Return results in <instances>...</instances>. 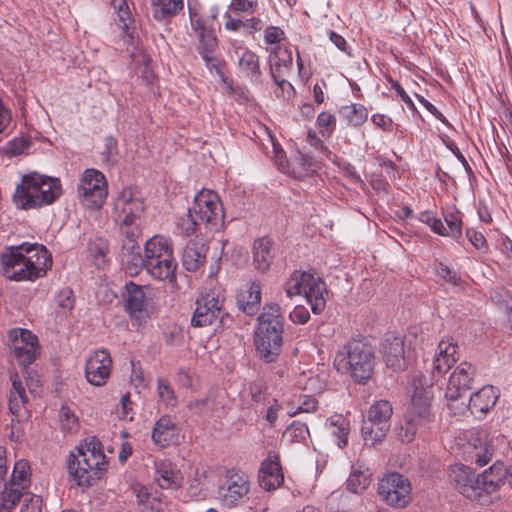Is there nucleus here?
<instances>
[{
    "instance_id": "obj_1",
    "label": "nucleus",
    "mask_w": 512,
    "mask_h": 512,
    "mask_svg": "<svg viewBox=\"0 0 512 512\" xmlns=\"http://www.w3.org/2000/svg\"><path fill=\"white\" fill-rule=\"evenodd\" d=\"M3 275L13 281H35L52 267V257L45 246L22 243L11 246L1 255Z\"/></svg>"
},
{
    "instance_id": "obj_2",
    "label": "nucleus",
    "mask_w": 512,
    "mask_h": 512,
    "mask_svg": "<svg viewBox=\"0 0 512 512\" xmlns=\"http://www.w3.org/2000/svg\"><path fill=\"white\" fill-rule=\"evenodd\" d=\"M61 194L58 178L32 172L22 176L12 200L17 209L32 210L53 204Z\"/></svg>"
},
{
    "instance_id": "obj_3",
    "label": "nucleus",
    "mask_w": 512,
    "mask_h": 512,
    "mask_svg": "<svg viewBox=\"0 0 512 512\" xmlns=\"http://www.w3.org/2000/svg\"><path fill=\"white\" fill-rule=\"evenodd\" d=\"M106 456L98 439L92 437L71 453L68 469L73 480L79 486H91L106 471Z\"/></svg>"
},
{
    "instance_id": "obj_4",
    "label": "nucleus",
    "mask_w": 512,
    "mask_h": 512,
    "mask_svg": "<svg viewBox=\"0 0 512 512\" xmlns=\"http://www.w3.org/2000/svg\"><path fill=\"white\" fill-rule=\"evenodd\" d=\"M335 365L337 370L348 372L355 382L364 384L373 375L375 355L369 344L352 340L337 353Z\"/></svg>"
},
{
    "instance_id": "obj_5",
    "label": "nucleus",
    "mask_w": 512,
    "mask_h": 512,
    "mask_svg": "<svg viewBox=\"0 0 512 512\" xmlns=\"http://www.w3.org/2000/svg\"><path fill=\"white\" fill-rule=\"evenodd\" d=\"M284 291L288 298L303 295L314 314L321 313L326 306V284L314 272L295 270L285 282Z\"/></svg>"
},
{
    "instance_id": "obj_6",
    "label": "nucleus",
    "mask_w": 512,
    "mask_h": 512,
    "mask_svg": "<svg viewBox=\"0 0 512 512\" xmlns=\"http://www.w3.org/2000/svg\"><path fill=\"white\" fill-rule=\"evenodd\" d=\"M432 392L428 388L416 387L404 415V424L398 430L402 442H411L416 433L433 421L431 410Z\"/></svg>"
},
{
    "instance_id": "obj_7",
    "label": "nucleus",
    "mask_w": 512,
    "mask_h": 512,
    "mask_svg": "<svg viewBox=\"0 0 512 512\" xmlns=\"http://www.w3.org/2000/svg\"><path fill=\"white\" fill-rule=\"evenodd\" d=\"M475 368L469 362H461L449 377L445 391L447 406L453 415L466 413V394L471 389Z\"/></svg>"
},
{
    "instance_id": "obj_8",
    "label": "nucleus",
    "mask_w": 512,
    "mask_h": 512,
    "mask_svg": "<svg viewBox=\"0 0 512 512\" xmlns=\"http://www.w3.org/2000/svg\"><path fill=\"white\" fill-rule=\"evenodd\" d=\"M31 485V468L26 459L15 462L11 478L0 493V512H12Z\"/></svg>"
},
{
    "instance_id": "obj_9",
    "label": "nucleus",
    "mask_w": 512,
    "mask_h": 512,
    "mask_svg": "<svg viewBox=\"0 0 512 512\" xmlns=\"http://www.w3.org/2000/svg\"><path fill=\"white\" fill-rule=\"evenodd\" d=\"M77 196L84 207L101 208L108 196V185L104 174L93 168L86 169L80 177Z\"/></svg>"
},
{
    "instance_id": "obj_10",
    "label": "nucleus",
    "mask_w": 512,
    "mask_h": 512,
    "mask_svg": "<svg viewBox=\"0 0 512 512\" xmlns=\"http://www.w3.org/2000/svg\"><path fill=\"white\" fill-rule=\"evenodd\" d=\"M393 408L389 401L374 402L367 413V420L362 425V437L366 444L374 445L381 441L390 429Z\"/></svg>"
},
{
    "instance_id": "obj_11",
    "label": "nucleus",
    "mask_w": 512,
    "mask_h": 512,
    "mask_svg": "<svg viewBox=\"0 0 512 512\" xmlns=\"http://www.w3.org/2000/svg\"><path fill=\"white\" fill-rule=\"evenodd\" d=\"M195 218L207 230H215L222 226L224 210L218 194L209 189L198 192L191 206Z\"/></svg>"
},
{
    "instance_id": "obj_12",
    "label": "nucleus",
    "mask_w": 512,
    "mask_h": 512,
    "mask_svg": "<svg viewBox=\"0 0 512 512\" xmlns=\"http://www.w3.org/2000/svg\"><path fill=\"white\" fill-rule=\"evenodd\" d=\"M378 494L388 506L405 508L412 501V486L402 474L389 473L379 480Z\"/></svg>"
},
{
    "instance_id": "obj_13",
    "label": "nucleus",
    "mask_w": 512,
    "mask_h": 512,
    "mask_svg": "<svg viewBox=\"0 0 512 512\" xmlns=\"http://www.w3.org/2000/svg\"><path fill=\"white\" fill-rule=\"evenodd\" d=\"M11 352L20 366L27 368L40 355L38 337L23 328H14L9 332Z\"/></svg>"
},
{
    "instance_id": "obj_14",
    "label": "nucleus",
    "mask_w": 512,
    "mask_h": 512,
    "mask_svg": "<svg viewBox=\"0 0 512 512\" xmlns=\"http://www.w3.org/2000/svg\"><path fill=\"white\" fill-rule=\"evenodd\" d=\"M249 491V476L244 472L231 470L226 474L225 484L219 488V496L224 506L232 508L244 502Z\"/></svg>"
},
{
    "instance_id": "obj_15",
    "label": "nucleus",
    "mask_w": 512,
    "mask_h": 512,
    "mask_svg": "<svg viewBox=\"0 0 512 512\" xmlns=\"http://www.w3.org/2000/svg\"><path fill=\"white\" fill-rule=\"evenodd\" d=\"M144 201L131 188H124L114 200V212L119 223L142 222Z\"/></svg>"
},
{
    "instance_id": "obj_16",
    "label": "nucleus",
    "mask_w": 512,
    "mask_h": 512,
    "mask_svg": "<svg viewBox=\"0 0 512 512\" xmlns=\"http://www.w3.org/2000/svg\"><path fill=\"white\" fill-rule=\"evenodd\" d=\"M112 359L105 349L96 350L88 356L85 363V377L94 386L104 385L110 377Z\"/></svg>"
},
{
    "instance_id": "obj_17",
    "label": "nucleus",
    "mask_w": 512,
    "mask_h": 512,
    "mask_svg": "<svg viewBox=\"0 0 512 512\" xmlns=\"http://www.w3.org/2000/svg\"><path fill=\"white\" fill-rule=\"evenodd\" d=\"M223 300L215 293H207L196 300L191 319L194 327H205L216 321L222 313Z\"/></svg>"
},
{
    "instance_id": "obj_18",
    "label": "nucleus",
    "mask_w": 512,
    "mask_h": 512,
    "mask_svg": "<svg viewBox=\"0 0 512 512\" xmlns=\"http://www.w3.org/2000/svg\"><path fill=\"white\" fill-rule=\"evenodd\" d=\"M125 289L123 297L126 311L136 319L147 317L151 308V299L146 293L148 288L129 282L125 285Z\"/></svg>"
},
{
    "instance_id": "obj_19",
    "label": "nucleus",
    "mask_w": 512,
    "mask_h": 512,
    "mask_svg": "<svg viewBox=\"0 0 512 512\" xmlns=\"http://www.w3.org/2000/svg\"><path fill=\"white\" fill-rule=\"evenodd\" d=\"M191 26L199 41L198 53L205 61L207 68L216 67V58L213 54L217 47V38L214 30L207 28L201 19H191Z\"/></svg>"
},
{
    "instance_id": "obj_20",
    "label": "nucleus",
    "mask_w": 512,
    "mask_h": 512,
    "mask_svg": "<svg viewBox=\"0 0 512 512\" xmlns=\"http://www.w3.org/2000/svg\"><path fill=\"white\" fill-rule=\"evenodd\" d=\"M283 333L256 331L254 346L257 356L265 363L277 361L281 354Z\"/></svg>"
},
{
    "instance_id": "obj_21",
    "label": "nucleus",
    "mask_w": 512,
    "mask_h": 512,
    "mask_svg": "<svg viewBox=\"0 0 512 512\" xmlns=\"http://www.w3.org/2000/svg\"><path fill=\"white\" fill-rule=\"evenodd\" d=\"M458 349L457 342L451 337L444 338L438 343L432 363L433 376L443 375L458 361Z\"/></svg>"
},
{
    "instance_id": "obj_22",
    "label": "nucleus",
    "mask_w": 512,
    "mask_h": 512,
    "mask_svg": "<svg viewBox=\"0 0 512 512\" xmlns=\"http://www.w3.org/2000/svg\"><path fill=\"white\" fill-rule=\"evenodd\" d=\"M508 475L512 476V467L506 468L502 462H495L481 475H477L478 496H480L482 492L492 494L499 490Z\"/></svg>"
},
{
    "instance_id": "obj_23",
    "label": "nucleus",
    "mask_w": 512,
    "mask_h": 512,
    "mask_svg": "<svg viewBox=\"0 0 512 512\" xmlns=\"http://www.w3.org/2000/svg\"><path fill=\"white\" fill-rule=\"evenodd\" d=\"M381 352L386 365L394 371L404 369L406 365L404 341L402 337L387 333L381 343Z\"/></svg>"
},
{
    "instance_id": "obj_24",
    "label": "nucleus",
    "mask_w": 512,
    "mask_h": 512,
    "mask_svg": "<svg viewBox=\"0 0 512 512\" xmlns=\"http://www.w3.org/2000/svg\"><path fill=\"white\" fill-rule=\"evenodd\" d=\"M498 396L495 387L491 385L483 386L470 395L469 402H466V412L469 411L475 418L482 419L495 406Z\"/></svg>"
},
{
    "instance_id": "obj_25",
    "label": "nucleus",
    "mask_w": 512,
    "mask_h": 512,
    "mask_svg": "<svg viewBox=\"0 0 512 512\" xmlns=\"http://www.w3.org/2000/svg\"><path fill=\"white\" fill-rule=\"evenodd\" d=\"M449 478L455 488L465 497H478L477 475L469 467L462 464L453 465Z\"/></svg>"
},
{
    "instance_id": "obj_26",
    "label": "nucleus",
    "mask_w": 512,
    "mask_h": 512,
    "mask_svg": "<svg viewBox=\"0 0 512 512\" xmlns=\"http://www.w3.org/2000/svg\"><path fill=\"white\" fill-rule=\"evenodd\" d=\"M259 484L266 491H272L280 487L284 482V476L277 455H269L262 463L259 470Z\"/></svg>"
},
{
    "instance_id": "obj_27",
    "label": "nucleus",
    "mask_w": 512,
    "mask_h": 512,
    "mask_svg": "<svg viewBox=\"0 0 512 512\" xmlns=\"http://www.w3.org/2000/svg\"><path fill=\"white\" fill-rule=\"evenodd\" d=\"M155 466V481L162 489H176L182 484V474L176 466L168 460H157Z\"/></svg>"
},
{
    "instance_id": "obj_28",
    "label": "nucleus",
    "mask_w": 512,
    "mask_h": 512,
    "mask_svg": "<svg viewBox=\"0 0 512 512\" xmlns=\"http://www.w3.org/2000/svg\"><path fill=\"white\" fill-rule=\"evenodd\" d=\"M256 331L283 333L284 318L281 308L276 303L266 304L262 313L258 316Z\"/></svg>"
},
{
    "instance_id": "obj_29",
    "label": "nucleus",
    "mask_w": 512,
    "mask_h": 512,
    "mask_svg": "<svg viewBox=\"0 0 512 512\" xmlns=\"http://www.w3.org/2000/svg\"><path fill=\"white\" fill-rule=\"evenodd\" d=\"M177 263L172 257H164L157 260H146V271L154 279L159 281L176 282L175 271Z\"/></svg>"
},
{
    "instance_id": "obj_30",
    "label": "nucleus",
    "mask_w": 512,
    "mask_h": 512,
    "mask_svg": "<svg viewBox=\"0 0 512 512\" xmlns=\"http://www.w3.org/2000/svg\"><path fill=\"white\" fill-rule=\"evenodd\" d=\"M208 247L200 240H190L182 254L183 267L188 271H196L206 262Z\"/></svg>"
},
{
    "instance_id": "obj_31",
    "label": "nucleus",
    "mask_w": 512,
    "mask_h": 512,
    "mask_svg": "<svg viewBox=\"0 0 512 512\" xmlns=\"http://www.w3.org/2000/svg\"><path fill=\"white\" fill-rule=\"evenodd\" d=\"M261 303V285L258 281H252L248 287L237 294L238 308L247 315H255Z\"/></svg>"
},
{
    "instance_id": "obj_32",
    "label": "nucleus",
    "mask_w": 512,
    "mask_h": 512,
    "mask_svg": "<svg viewBox=\"0 0 512 512\" xmlns=\"http://www.w3.org/2000/svg\"><path fill=\"white\" fill-rule=\"evenodd\" d=\"M270 74H288L293 66L292 47L277 45L270 49Z\"/></svg>"
},
{
    "instance_id": "obj_33",
    "label": "nucleus",
    "mask_w": 512,
    "mask_h": 512,
    "mask_svg": "<svg viewBox=\"0 0 512 512\" xmlns=\"http://www.w3.org/2000/svg\"><path fill=\"white\" fill-rule=\"evenodd\" d=\"M178 439L176 424L169 416H163L154 425L152 431L153 442L162 448L169 446Z\"/></svg>"
},
{
    "instance_id": "obj_34",
    "label": "nucleus",
    "mask_w": 512,
    "mask_h": 512,
    "mask_svg": "<svg viewBox=\"0 0 512 512\" xmlns=\"http://www.w3.org/2000/svg\"><path fill=\"white\" fill-rule=\"evenodd\" d=\"M12 388L9 395V410L14 416H21L22 410H26L28 395L21 377L15 373L11 376Z\"/></svg>"
},
{
    "instance_id": "obj_35",
    "label": "nucleus",
    "mask_w": 512,
    "mask_h": 512,
    "mask_svg": "<svg viewBox=\"0 0 512 512\" xmlns=\"http://www.w3.org/2000/svg\"><path fill=\"white\" fill-rule=\"evenodd\" d=\"M144 253L146 260H157L173 256V245L169 238L155 235L145 243Z\"/></svg>"
},
{
    "instance_id": "obj_36",
    "label": "nucleus",
    "mask_w": 512,
    "mask_h": 512,
    "mask_svg": "<svg viewBox=\"0 0 512 512\" xmlns=\"http://www.w3.org/2000/svg\"><path fill=\"white\" fill-rule=\"evenodd\" d=\"M326 428L339 448L347 446L350 425L342 414H335L328 418Z\"/></svg>"
},
{
    "instance_id": "obj_37",
    "label": "nucleus",
    "mask_w": 512,
    "mask_h": 512,
    "mask_svg": "<svg viewBox=\"0 0 512 512\" xmlns=\"http://www.w3.org/2000/svg\"><path fill=\"white\" fill-rule=\"evenodd\" d=\"M254 263L257 270L265 272L269 269L272 260V242L267 237H262L254 242Z\"/></svg>"
},
{
    "instance_id": "obj_38",
    "label": "nucleus",
    "mask_w": 512,
    "mask_h": 512,
    "mask_svg": "<svg viewBox=\"0 0 512 512\" xmlns=\"http://www.w3.org/2000/svg\"><path fill=\"white\" fill-rule=\"evenodd\" d=\"M183 6V0H151L152 16L161 22L177 15Z\"/></svg>"
},
{
    "instance_id": "obj_39",
    "label": "nucleus",
    "mask_w": 512,
    "mask_h": 512,
    "mask_svg": "<svg viewBox=\"0 0 512 512\" xmlns=\"http://www.w3.org/2000/svg\"><path fill=\"white\" fill-rule=\"evenodd\" d=\"M291 172L295 178H305L319 168V163L308 154L298 153L290 162Z\"/></svg>"
},
{
    "instance_id": "obj_40",
    "label": "nucleus",
    "mask_w": 512,
    "mask_h": 512,
    "mask_svg": "<svg viewBox=\"0 0 512 512\" xmlns=\"http://www.w3.org/2000/svg\"><path fill=\"white\" fill-rule=\"evenodd\" d=\"M338 113L347 125L353 127L361 126L368 119V110L362 104L352 103L341 106Z\"/></svg>"
},
{
    "instance_id": "obj_41",
    "label": "nucleus",
    "mask_w": 512,
    "mask_h": 512,
    "mask_svg": "<svg viewBox=\"0 0 512 512\" xmlns=\"http://www.w3.org/2000/svg\"><path fill=\"white\" fill-rule=\"evenodd\" d=\"M238 66L252 80H258L261 75L259 57L251 50L244 49L238 60Z\"/></svg>"
},
{
    "instance_id": "obj_42",
    "label": "nucleus",
    "mask_w": 512,
    "mask_h": 512,
    "mask_svg": "<svg viewBox=\"0 0 512 512\" xmlns=\"http://www.w3.org/2000/svg\"><path fill=\"white\" fill-rule=\"evenodd\" d=\"M446 227L443 225L442 236H449L454 239L459 238L462 234V219L458 211L449 212L444 216Z\"/></svg>"
},
{
    "instance_id": "obj_43",
    "label": "nucleus",
    "mask_w": 512,
    "mask_h": 512,
    "mask_svg": "<svg viewBox=\"0 0 512 512\" xmlns=\"http://www.w3.org/2000/svg\"><path fill=\"white\" fill-rule=\"evenodd\" d=\"M59 419L62 430L74 434L78 431L80 424L78 417L68 406L63 405L59 411Z\"/></svg>"
},
{
    "instance_id": "obj_44",
    "label": "nucleus",
    "mask_w": 512,
    "mask_h": 512,
    "mask_svg": "<svg viewBox=\"0 0 512 512\" xmlns=\"http://www.w3.org/2000/svg\"><path fill=\"white\" fill-rule=\"evenodd\" d=\"M195 216V213L192 212V208L189 207L187 213L179 218L177 222V228L181 231V233L189 236L195 234L199 230L202 224L197 221Z\"/></svg>"
},
{
    "instance_id": "obj_45",
    "label": "nucleus",
    "mask_w": 512,
    "mask_h": 512,
    "mask_svg": "<svg viewBox=\"0 0 512 512\" xmlns=\"http://www.w3.org/2000/svg\"><path fill=\"white\" fill-rule=\"evenodd\" d=\"M309 436V429L305 423L294 421L284 432L283 437L290 442L301 443Z\"/></svg>"
},
{
    "instance_id": "obj_46",
    "label": "nucleus",
    "mask_w": 512,
    "mask_h": 512,
    "mask_svg": "<svg viewBox=\"0 0 512 512\" xmlns=\"http://www.w3.org/2000/svg\"><path fill=\"white\" fill-rule=\"evenodd\" d=\"M371 479L368 474L354 471L347 479V489L355 494L362 493L369 485Z\"/></svg>"
},
{
    "instance_id": "obj_47",
    "label": "nucleus",
    "mask_w": 512,
    "mask_h": 512,
    "mask_svg": "<svg viewBox=\"0 0 512 512\" xmlns=\"http://www.w3.org/2000/svg\"><path fill=\"white\" fill-rule=\"evenodd\" d=\"M317 407H318V402L313 396L301 395L299 397L297 406H294V405L289 406L288 414L290 416H294L301 412L311 413V412L316 411Z\"/></svg>"
},
{
    "instance_id": "obj_48",
    "label": "nucleus",
    "mask_w": 512,
    "mask_h": 512,
    "mask_svg": "<svg viewBox=\"0 0 512 512\" xmlns=\"http://www.w3.org/2000/svg\"><path fill=\"white\" fill-rule=\"evenodd\" d=\"M493 456V448L488 443H480L479 446L475 445L474 450L472 452V460L479 467L485 466L488 464Z\"/></svg>"
},
{
    "instance_id": "obj_49",
    "label": "nucleus",
    "mask_w": 512,
    "mask_h": 512,
    "mask_svg": "<svg viewBox=\"0 0 512 512\" xmlns=\"http://www.w3.org/2000/svg\"><path fill=\"white\" fill-rule=\"evenodd\" d=\"M317 125L322 136L329 137L336 127V117L329 112H321L317 117Z\"/></svg>"
},
{
    "instance_id": "obj_50",
    "label": "nucleus",
    "mask_w": 512,
    "mask_h": 512,
    "mask_svg": "<svg viewBox=\"0 0 512 512\" xmlns=\"http://www.w3.org/2000/svg\"><path fill=\"white\" fill-rule=\"evenodd\" d=\"M287 75L288 74L271 75L273 81L278 87V90L275 91V94L277 97H281L283 99H289L294 93L292 84L286 79Z\"/></svg>"
},
{
    "instance_id": "obj_51",
    "label": "nucleus",
    "mask_w": 512,
    "mask_h": 512,
    "mask_svg": "<svg viewBox=\"0 0 512 512\" xmlns=\"http://www.w3.org/2000/svg\"><path fill=\"white\" fill-rule=\"evenodd\" d=\"M257 5L258 0H231L227 10L234 12L235 15L241 13L252 14Z\"/></svg>"
},
{
    "instance_id": "obj_52",
    "label": "nucleus",
    "mask_w": 512,
    "mask_h": 512,
    "mask_svg": "<svg viewBox=\"0 0 512 512\" xmlns=\"http://www.w3.org/2000/svg\"><path fill=\"white\" fill-rule=\"evenodd\" d=\"M23 504L20 512H41L42 498L38 495L26 492L22 495Z\"/></svg>"
},
{
    "instance_id": "obj_53",
    "label": "nucleus",
    "mask_w": 512,
    "mask_h": 512,
    "mask_svg": "<svg viewBox=\"0 0 512 512\" xmlns=\"http://www.w3.org/2000/svg\"><path fill=\"white\" fill-rule=\"evenodd\" d=\"M55 300L58 307L64 311H71L74 308V294L73 291L68 287L61 289L56 295Z\"/></svg>"
},
{
    "instance_id": "obj_54",
    "label": "nucleus",
    "mask_w": 512,
    "mask_h": 512,
    "mask_svg": "<svg viewBox=\"0 0 512 512\" xmlns=\"http://www.w3.org/2000/svg\"><path fill=\"white\" fill-rule=\"evenodd\" d=\"M116 14V23L120 29H122L127 35L131 34V29L134 28V18L130 11V8L119 11Z\"/></svg>"
},
{
    "instance_id": "obj_55",
    "label": "nucleus",
    "mask_w": 512,
    "mask_h": 512,
    "mask_svg": "<svg viewBox=\"0 0 512 512\" xmlns=\"http://www.w3.org/2000/svg\"><path fill=\"white\" fill-rule=\"evenodd\" d=\"M285 39V32L277 26H268L264 30V42L267 45H281Z\"/></svg>"
},
{
    "instance_id": "obj_56",
    "label": "nucleus",
    "mask_w": 512,
    "mask_h": 512,
    "mask_svg": "<svg viewBox=\"0 0 512 512\" xmlns=\"http://www.w3.org/2000/svg\"><path fill=\"white\" fill-rule=\"evenodd\" d=\"M158 394L162 401L165 402L167 406L174 407L177 404L176 396L174 395V391L171 389L169 384L163 380H158Z\"/></svg>"
},
{
    "instance_id": "obj_57",
    "label": "nucleus",
    "mask_w": 512,
    "mask_h": 512,
    "mask_svg": "<svg viewBox=\"0 0 512 512\" xmlns=\"http://www.w3.org/2000/svg\"><path fill=\"white\" fill-rule=\"evenodd\" d=\"M141 226L142 222L131 223L128 225L120 223V231L122 236L124 237L123 240L138 242V239L142 232Z\"/></svg>"
},
{
    "instance_id": "obj_58",
    "label": "nucleus",
    "mask_w": 512,
    "mask_h": 512,
    "mask_svg": "<svg viewBox=\"0 0 512 512\" xmlns=\"http://www.w3.org/2000/svg\"><path fill=\"white\" fill-rule=\"evenodd\" d=\"M419 221L427 224L433 232L439 234L443 232V223L440 219L436 218L433 212L423 211L418 216Z\"/></svg>"
},
{
    "instance_id": "obj_59",
    "label": "nucleus",
    "mask_w": 512,
    "mask_h": 512,
    "mask_svg": "<svg viewBox=\"0 0 512 512\" xmlns=\"http://www.w3.org/2000/svg\"><path fill=\"white\" fill-rule=\"evenodd\" d=\"M436 272L441 279L445 280L448 283H451L454 286H459L462 282L457 272L451 270L445 264L439 263L436 268Z\"/></svg>"
},
{
    "instance_id": "obj_60",
    "label": "nucleus",
    "mask_w": 512,
    "mask_h": 512,
    "mask_svg": "<svg viewBox=\"0 0 512 512\" xmlns=\"http://www.w3.org/2000/svg\"><path fill=\"white\" fill-rule=\"evenodd\" d=\"M224 27L228 31L237 32L244 29V20L240 15H235L234 12L227 10L224 13Z\"/></svg>"
},
{
    "instance_id": "obj_61",
    "label": "nucleus",
    "mask_w": 512,
    "mask_h": 512,
    "mask_svg": "<svg viewBox=\"0 0 512 512\" xmlns=\"http://www.w3.org/2000/svg\"><path fill=\"white\" fill-rule=\"evenodd\" d=\"M131 273H137L140 269L146 268V255H141L140 252L130 254L124 257Z\"/></svg>"
},
{
    "instance_id": "obj_62",
    "label": "nucleus",
    "mask_w": 512,
    "mask_h": 512,
    "mask_svg": "<svg viewBox=\"0 0 512 512\" xmlns=\"http://www.w3.org/2000/svg\"><path fill=\"white\" fill-rule=\"evenodd\" d=\"M266 385L263 381L258 380L250 383L249 394L256 403H262L265 400Z\"/></svg>"
},
{
    "instance_id": "obj_63",
    "label": "nucleus",
    "mask_w": 512,
    "mask_h": 512,
    "mask_svg": "<svg viewBox=\"0 0 512 512\" xmlns=\"http://www.w3.org/2000/svg\"><path fill=\"white\" fill-rule=\"evenodd\" d=\"M330 41L343 53H345L348 56H351V48L348 45L347 41L343 36L338 34L335 31H330L328 33Z\"/></svg>"
},
{
    "instance_id": "obj_64",
    "label": "nucleus",
    "mask_w": 512,
    "mask_h": 512,
    "mask_svg": "<svg viewBox=\"0 0 512 512\" xmlns=\"http://www.w3.org/2000/svg\"><path fill=\"white\" fill-rule=\"evenodd\" d=\"M289 317L294 323L305 324L310 319V314L304 306H296Z\"/></svg>"
}]
</instances>
